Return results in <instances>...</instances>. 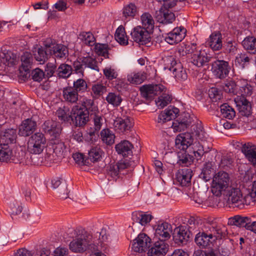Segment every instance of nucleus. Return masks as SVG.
I'll return each mask as SVG.
<instances>
[{"label": "nucleus", "instance_id": "nucleus-32", "mask_svg": "<svg viewBox=\"0 0 256 256\" xmlns=\"http://www.w3.org/2000/svg\"><path fill=\"white\" fill-rule=\"evenodd\" d=\"M132 218L136 222L142 226H145L150 222L152 218V215L142 212H135L132 214Z\"/></svg>", "mask_w": 256, "mask_h": 256}, {"label": "nucleus", "instance_id": "nucleus-44", "mask_svg": "<svg viewBox=\"0 0 256 256\" xmlns=\"http://www.w3.org/2000/svg\"><path fill=\"white\" fill-rule=\"evenodd\" d=\"M106 100L109 104L114 106H118L122 102V98L119 94L115 92H109L106 98Z\"/></svg>", "mask_w": 256, "mask_h": 256}, {"label": "nucleus", "instance_id": "nucleus-40", "mask_svg": "<svg viewBox=\"0 0 256 256\" xmlns=\"http://www.w3.org/2000/svg\"><path fill=\"white\" fill-rule=\"evenodd\" d=\"M102 140L107 144H112L114 142L115 135L109 129H104L100 132Z\"/></svg>", "mask_w": 256, "mask_h": 256}, {"label": "nucleus", "instance_id": "nucleus-6", "mask_svg": "<svg viewBox=\"0 0 256 256\" xmlns=\"http://www.w3.org/2000/svg\"><path fill=\"white\" fill-rule=\"evenodd\" d=\"M22 157V154L20 156V153L18 156L14 155L8 144H0V162H8L12 161L14 163H20Z\"/></svg>", "mask_w": 256, "mask_h": 256}, {"label": "nucleus", "instance_id": "nucleus-28", "mask_svg": "<svg viewBox=\"0 0 256 256\" xmlns=\"http://www.w3.org/2000/svg\"><path fill=\"white\" fill-rule=\"evenodd\" d=\"M146 78V73L142 71L134 72L127 76L128 81L133 84H140L143 82Z\"/></svg>", "mask_w": 256, "mask_h": 256}, {"label": "nucleus", "instance_id": "nucleus-1", "mask_svg": "<svg viewBox=\"0 0 256 256\" xmlns=\"http://www.w3.org/2000/svg\"><path fill=\"white\" fill-rule=\"evenodd\" d=\"M224 236V230L217 226L210 228L206 232H199L196 235L194 241L200 248H211L216 240H221Z\"/></svg>", "mask_w": 256, "mask_h": 256}, {"label": "nucleus", "instance_id": "nucleus-22", "mask_svg": "<svg viewBox=\"0 0 256 256\" xmlns=\"http://www.w3.org/2000/svg\"><path fill=\"white\" fill-rule=\"evenodd\" d=\"M36 123L32 119L28 118L24 120L19 128L18 134L20 136H27L36 130Z\"/></svg>", "mask_w": 256, "mask_h": 256}, {"label": "nucleus", "instance_id": "nucleus-29", "mask_svg": "<svg viewBox=\"0 0 256 256\" xmlns=\"http://www.w3.org/2000/svg\"><path fill=\"white\" fill-rule=\"evenodd\" d=\"M238 94L242 96H250L252 94V88L248 82L244 80L238 81Z\"/></svg>", "mask_w": 256, "mask_h": 256}, {"label": "nucleus", "instance_id": "nucleus-50", "mask_svg": "<svg viewBox=\"0 0 256 256\" xmlns=\"http://www.w3.org/2000/svg\"><path fill=\"white\" fill-rule=\"evenodd\" d=\"M238 82L236 84L233 80L226 82L223 86L224 90L228 93H232L234 94H238Z\"/></svg>", "mask_w": 256, "mask_h": 256}, {"label": "nucleus", "instance_id": "nucleus-45", "mask_svg": "<svg viewBox=\"0 0 256 256\" xmlns=\"http://www.w3.org/2000/svg\"><path fill=\"white\" fill-rule=\"evenodd\" d=\"M72 68L68 64H61L57 70L58 75L62 78H68L71 74Z\"/></svg>", "mask_w": 256, "mask_h": 256}, {"label": "nucleus", "instance_id": "nucleus-33", "mask_svg": "<svg viewBox=\"0 0 256 256\" xmlns=\"http://www.w3.org/2000/svg\"><path fill=\"white\" fill-rule=\"evenodd\" d=\"M210 46L214 50H218L222 46L221 33H212L210 36Z\"/></svg>", "mask_w": 256, "mask_h": 256}, {"label": "nucleus", "instance_id": "nucleus-19", "mask_svg": "<svg viewBox=\"0 0 256 256\" xmlns=\"http://www.w3.org/2000/svg\"><path fill=\"white\" fill-rule=\"evenodd\" d=\"M192 172L191 169L188 168L179 170L176 174L178 182L182 186H188L190 184Z\"/></svg>", "mask_w": 256, "mask_h": 256}, {"label": "nucleus", "instance_id": "nucleus-18", "mask_svg": "<svg viewBox=\"0 0 256 256\" xmlns=\"http://www.w3.org/2000/svg\"><path fill=\"white\" fill-rule=\"evenodd\" d=\"M142 27L145 30V32H153V31L161 32V26H158L154 28V20L152 17L149 13H144L141 16Z\"/></svg>", "mask_w": 256, "mask_h": 256}, {"label": "nucleus", "instance_id": "nucleus-53", "mask_svg": "<svg viewBox=\"0 0 256 256\" xmlns=\"http://www.w3.org/2000/svg\"><path fill=\"white\" fill-rule=\"evenodd\" d=\"M22 65L25 68H28L32 63L33 58L30 52H25L21 56Z\"/></svg>", "mask_w": 256, "mask_h": 256}, {"label": "nucleus", "instance_id": "nucleus-56", "mask_svg": "<svg viewBox=\"0 0 256 256\" xmlns=\"http://www.w3.org/2000/svg\"><path fill=\"white\" fill-rule=\"evenodd\" d=\"M82 63L86 67L94 70H98L96 61L92 56H88L84 57L82 60Z\"/></svg>", "mask_w": 256, "mask_h": 256}, {"label": "nucleus", "instance_id": "nucleus-12", "mask_svg": "<svg viewBox=\"0 0 256 256\" xmlns=\"http://www.w3.org/2000/svg\"><path fill=\"white\" fill-rule=\"evenodd\" d=\"M169 249V245L166 241L158 240L155 242L149 248L148 256H164Z\"/></svg>", "mask_w": 256, "mask_h": 256}, {"label": "nucleus", "instance_id": "nucleus-46", "mask_svg": "<svg viewBox=\"0 0 256 256\" xmlns=\"http://www.w3.org/2000/svg\"><path fill=\"white\" fill-rule=\"evenodd\" d=\"M220 112L224 118L228 120L232 119L235 116V111L233 108L224 104L220 106Z\"/></svg>", "mask_w": 256, "mask_h": 256}, {"label": "nucleus", "instance_id": "nucleus-15", "mask_svg": "<svg viewBox=\"0 0 256 256\" xmlns=\"http://www.w3.org/2000/svg\"><path fill=\"white\" fill-rule=\"evenodd\" d=\"M171 62L172 66L169 70L172 72L173 74L177 81H184L187 79L188 76L185 70H184L180 62L177 63L172 57L169 58Z\"/></svg>", "mask_w": 256, "mask_h": 256}, {"label": "nucleus", "instance_id": "nucleus-7", "mask_svg": "<svg viewBox=\"0 0 256 256\" xmlns=\"http://www.w3.org/2000/svg\"><path fill=\"white\" fill-rule=\"evenodd\" d=\"M230 68L228 62L224 60H216L212 65V73L216 78L220 79L228 76Z\"/></svg>", "mask_w": 256, "mask_h": 256}, {"label": "nucleus", "instance_id": "nucleus-25", "mask_svg": "<svg viewBox=\"0 0 256 256\" xmlns=\"http://www.w3.org/2000/svg\"><path fill=\"white\" fill-rule=\"evenodd\" d=\"M6 200L9 208V212L12 218H14L15 216L20 214L23 209L22 204L13 197H10Z\"/></svg>", "mask_w": 256, "mask_h": 256}, {"label": "nucleus", "instance_id": "nucleus-13", "mask_svg": "<svg viewBox=\"0 0 256 256\" xmlns=\"http://www.w3.org/2000/svg\"><path fill=\"white\" fill-rule=\"evenodd\" d=\"M172 226L166 222H159L155 226V236L159 240L166 241L170 238Z\"/></svg>", "mask_w": 256, "mask_h": 256}, {"label": "nucleus", "instance_id": "nucleus-17", "mask_svg": "<svg viewBox=\"0 0 256 256\" xmlns=\"http://www.w3.org/2000/svg\"><path fill=\"white\" fill-rule=\"evenodd\" d=\"M224 195L228 196V201L231 202L235 206L242 208V196L240 189L230 186Z\"/></svg>", "mask_w": 256, "mask_h": 256}, {"label": "nucleus", "instance_id": "nucleus-51", "mask_svg": "<svg viewBox=\"0 0 256 256\" xmlns=\"http://www.w3.org/2000/svg\"><path fill=\"white\" fill-rule=\"evenodd\" d=\"M102 150L99 147H94L88 152V158L93 162H96L102 158Z\"/></svg>", "mask_w": 256, "mask_h": 256}, {"label": "nucleus", "instance_id": "nucleus-60", "mask_svg": "<svg viewBox=\"0 0 256 256\" xmlns=\"http://www.w3.org/2000/svg\"><path fill=\"white\" fill-rule=\"evenodd\" d=\"M107 174L114 179H116L120 174L116 164H110L107 167Z\"/></svg>", "mask_w": 256, "mask_h": 256}, {"label": "nucleus", "instance_id": "nucleus-14", "mask_svg": "<svg viewBox=\"0 0 256 256\" xmlns=\"http://www.w3.org/2000/svg\"><path fill=\"white\" fill-rule=\"evenodd\" d=\"M190 234V230L186 226H180L174 229L173 238L176 244H184L188 240Z\"/></svg>", "mask_w": 256, "mask_h": 256}, {"label": "nucleus", "instance_id": "nucleus-41", "mask_svg": "<svg viewBox=\"0 0 256 256\" xmlns=\"http://www.w3.org/2000/svg\"><path fill=\"white\" fill-rule=\"evenodd\" d=\"M166 88L162 93V94L158 97L157 100L156 101V106L160 108H162L166 106L172 100V96L166 94Z\"/></svg>", "mask_w": 256, "mask_h": 256}, {"label": "nucleus", "instance_id": "nucleus-8", "mask_svg": "<svg viewBox=\"0 0 256 256\" xmlns=\"http://www.w3.org/2000/svg\"><path fill=\"white\" fill-rule=\"evenodd\" d=\"M71 119H74L76 126H84L88 120L89 112L86 109H82V106H74L71 112Z\"/></svg>", "mask_w": 256, "mask_h": 256}, {"label": "nucleus", "instance_id": "nucleus-57", "mask_svg": "<svg viewBox=\"0 0 256 256\" xmlns=\"http://www.w3.org/2000/svg\"><path fill=\"white\" fill-rule=\"evenodd\" d=\"M178 163L182 166H188L191 163V158L190 156L185 152L178 154Z\"/></svg>", "mask_w": 256, "mask_h": 256}, {"label": "nucleus", "instance_id": "nucleus-27", "mask_svg": "<svg viewBox=\"0 0 256 256\" xmlns=\"http://www.w3.org/2000/svg\"><path fill=\"white\" fill-rule=\"evenodd\" d=\"M107 91L106 86L101 82H97L92 85L90 94L94 99L99 98Z\"/></svg>", "mask_w": 256, "mask_h": 256}, {"label": "nucleus", "instance_id": "nucleus-55", "mask_svg": "<svg viewBox=\"0 0 256 256\" xmlns=\"http://www.w3.org/2000/svg\"><path fill=\"white\" fill-rule=\"evenodd\" d=\"M212 172L213 170L212 168V164H207L202 168V172L200 174V176L204 180L207 182L211 178V177L212 175Z\"/></svg>", "mask_w": 256, "mask_h": 256}, {"label": "nucleus", "instance_id": "nucleus-39", "mask_svg": "<svg viewBox=\"0 0 256 256\" xmlns=\"http://www.w3.org/2000/svg\"><path fill=\"white\" fill-rule=\"evenodd\" d=\"M54 153L60 159L64 158L66 152V147L64 144L62 142H54L52 146Z\"/></svg>", "mask_w": 256, "mask_h": 256}, {"label": "nucleus", "instance_id": "nucleus-38", "mask_svg": "<svg viewBox=\"0 0 256 256\" xmlns=\"http://www.w3.org/2000/svg\"><path fill=\"white\" fill-rule=\"evenodd\" d=\"M150 33H130L134 40L140 44H146L150 40Z\"/></svg>", "mask_w": 256, "mask_h": 256}, {"label": "nucleus", "instance_id": "nucleus-48", "mask_svg": "<svg viewBox=\"0 0 256 256\" xmlns=\"http://www.w3.org/2000/svg\"><path fill=\"white\" fill-rule=\"evenodd\" d=\"M137 12V8L136 5L132 3L124 6L123 8V16L126 18H134Z\"/></svg>", "mask_w": 256, "mask_h": 256}, {"label": "nucleus", "instance_id": "nucleus-52", "mask_svg": "<svg viewBox=\"0 0 256 256\" xmlns=\"http://www.w3.org/2000/svg\"><path fill=\"white\" fill-rule=\"evenodd\" d=\"M2 136L6 142L14 143L16 140V131L13 128L8 129L4 131Z\"/></svg>", "mask_w": 256, "mask_h": 256}, {"label": "nucleus", "instance_id": "nucleus-35", "mask_svg": "<svg viewBox=\"0 0 256 256\" xmlns=\"http://www.w3.org/2000/svg\"><path fill=\"white\" fill-rule=\"evenodd\" d=\"M252 60V57L248 56L246 54L241 53L238 54L236 58L235 62L242 68L248 66Z\"/></svg>", "mask_w": 256, "mask_h": 256}, {"label": "nucleus", "instance_id": "nucleus-34", "mask_svg": "<svg viewBox=\"0 0 256 256\" xmlns=\"http://www.w3.org/2000/svg\"><path fill=\"white\" fill-rule=\"evenodd\" d=\"M249 220V218L235 216L228 218V224L230 226L245 228Z\"/></svg>", "mask_w": 256, "mask_h": 256}, {"label": "nucleus", "instance_id": "nucleus-61", "mask_svg": "<svg viewBox=\"0 0 256 256\" xmlns=\"http://www.w3.org/2000/svg\"><path fill=\"white\" fill-rule=\"evenodd\" d=\"M116 40L120 44L126 46L128 44V37L126 33H114Z\"/></svg>", "mask_w": 256, "mask_h": 256}, {"label": "nucleus", "instance_id": "nucleus-30", "mask_svg": "<svg viewBox=\"0 0 256 256\" xmlns=\"http://www.w3.org/2000/svg\"><path fill=\"white\" fill-rule=\"evenodd\" d=\"M115 148L118 154L126 156L132 153V145L128 141L124 140L116 144Z\"/></svg>", "mask_w": 256, "mask_h": 256}, {"label": "nucleus", "instance_id": "nucleus-62", "mask_svg": "<svg viewBox=\"0 0 256 256\" xmlns=\"http://www.w3.org/2000/svg\"><path fill=\"white\" fill-rule=\"evenodd\" d=\"M256 202V196L254 194H252V192H250L249 194L244 196V198H242V208L244 204L250 205L252 202Z\"/></svg>", "mask_w": 256, "mask_h": 256}, {"label": "nucleus", "instance_id": "nucleus-43", "mask_svg": "<svg viewBox=\"0 0 256 256\" xmlns=\"http://www.w3.org/2000/svg\"><path fill=\"white\" fill-rule=\"evenodd\" d=\"M78 39L84 44L92 46L96 44V38L92 33H80Z\"/></svg>", "mask_w": 256, "mask_h": 256}, {"label": "nucleus", "instance_id": "nucleus-31", "mask_svg": "<svg viewBox=\"0 0 256 256\" xmlns=\"http://www.w3.org/2000/svg\"><path fill=\"white\" fill-rule=\"evenodd\" d=\"M186 33H164L162 36L166 42L170 44H174L181 42L186 36Z\"/></svg>", "mask_w": 256, "mask_h": 256}, {"label": "nucleus", "instance_id": "nucleus-54", "mask_svg": "<svg viewBox=\"0 0 256 256\" xmlns=\"http://www.w3.org/2000/svg\"><path fill=\"white\" fill-rule=\"evenodd\" d=\"M56 115L58 118L62 121H68L71 118V114H70L68 109L66 108H58L56 112Z\"/></svg>", "mask_w": 256, "mask_h": 256}, {"label": "nucleus", "instance_id": "nucleus-49", "mask_svg": "<svg viewBox=\"0 0 256 256\" xmlns=\"http://www.w3.org/2000/svg\"><path fill=\"white\" fill-rule=\"evenodd\" d=\"M96 53L99 55L104 56L106 58H109V50L110 48L107 44H97L94 46Z\"/></svg>", "mask_w": 256, "mask_h": 256}, {"label": "nucleus", "instance_id": "nucleus-9", "mask_svg": "<svg viewBox=\"0 0 256 256\" xmlns=\"http://www.w3.org/2000/svg\"><path fill=\"white\" fill-rule=\"evenodd\" d=\"M164 90L166 87L161 84L144 85L140 88L142 96L146 100L152 98Z\"/></svg>", "mask_w": 256, "mask_h": 256}, {"label": "nucleus", "instance_id": "nucleus-5", "mask_svg": "<svg viewBox=\"0 0 256 256\" xmlns=\"http://www.w3.org/2000/svg\"><path fill=\"white\" fill-rule=\"evenodd\" d=\"M46 138L42 132H36L30 138L28 148L30 152L34 154H40L46 146Z\"/></svg>", "mask_w": 256, "mask_h": 256}, {"label": "nucleus", "instance_id": "nucleus-36", "mask_svg": "<svg viewBox=\"0 0 256 256\" xmlns=\"http://www.w3.org/2000/svg\"><path fill=\"white\" fill-rule=\"evenodd\" d=\"M208 61V57L204 52H202L200 50L193 54L192 57V62L198 67L202 66Z\"/></svg>", "mask_w": 256, "mask_h": 256}, {"label": "nucleus", "instance_id": "nucleus-47", "mask_svg": "<svg viewBox=\"0 0 256 256\" xmlns=\"http://www.w3.org/2000/svg\"><path fill=\"white\" fill-rule=\"evenodd\" d=\"M72 88L76 91L78 93H82L86 91L88 85L84 79L78 78L74 81Z\"/></svg>", "mask_w": 256, "mask_h": 256}, {"label": "nucleus", "instance_id": "nucleus-64", "mask_svg": "<svg viewBox=\"0 0 256 256\" xmlns=\"http://www.w3.org/2000/svg\"><path fill=\"white\" fill-rule=\"evenodd\" d=\"M80 106L82 109H86L88 112L89 110L93 111L94 109V102L92 99L84 98Z\"/></svg>", "mask_w": 256, "mask_h": 256}, {"label": "nucleus", "instance_id": "nucleus-23", "mask_svg": "<svg viewBox=\"0 0 256 256\" xmlns=\"http://www.w3.org/2000/svg\"><path fill=\"white\" fill-rule=\"evenodd\" d=\"M192 142V136L188 133L182 134L178 135L175 140L176 148L183 151L186 150Z\"/></svg>", "mask_w": 256, "mask_h": 256}, {"label": "nucleus", "instance_id": "nucleus-58", "mask_svg": "<svg viewBox=\"0 0 256 256\" xmlns=\"http://www.w3.org/2000/svg\"><path fill=\"white\" fill-rule=\"evenodd\" d=\"M34 58L40 64H44L48 58L46 51L42 48H39L37 53L34 54Z\"/></svg>", "mask_w": 256, "mask_h": 256}, {"label": "nucleus", "instance_id": "nucleus-3", "mask_svg": "<svg viewBox=\"0 0 256 256\" xmlns=\"http://www.w3.org/2000/svg\"><path fill=\"white\" fill-rule=\"evenodd\" d=\"M230 187V176L227 172H218L214 176L211 190L214 195L216 196L224 195Z\"/></svg>", "mask_w": 256, "mask_h": 256}, {"label": "nucleus", "instance_id": "nucleus-37", "mask_svg": "<svg viewBox=\"0 0 256 256\" xmlns=\"http://www.w3.org/2000/svg\"><path fill=\"white\" fill-rule=\"evenodd\" d=\"M244 49L252 54H256V38L252 36H248L242 42Z\"/></svg>", "mask_w": 256, "mask_h": 256}, {"label": "nucleus", "instance_id": "nucleus-24", "mask_svg": "<svg viewBox=\"0 0 256 256\" xmlns=\"http://www.w3.org/2000/svg\"><path fill=\"white\" fill-rule=\"evenodd\" d=\"M241 150L246 159L253 165L256 164V146L251 144L242 145Z\"/></svg>", "mask_w": 256, "mask_h": 256}, {"label": "nucleus", "instance_id": "nucleus-2", "mask_svg": "<svg viewBox=\"0 0 256 256\" xmlns=\"http://www.w3.org/2000/svg\"><path fill=\"white\" fill-rule=\"evenodd\" d=\"M98 238L96 240V244L91 245V256H106L104 253L107 252L110 248L114 246L117 242L116 237L108 235L105 230L102 229L98 234Z\"/></svg>", "mask_w": 256, "mask_h": 256}, {"label": "nucleus", "instance_id": "nucleus-11", "mask_svg": "<svg viewBox=\"0 0 256 256\" xmlns=\"http://www.w3.org/2000/svg\"><path fill=\"white\" fill-rule=\"evenodd\" d=\"M113 125L118 132L127 134L131 131L134 126V122L130 117L117 118L114 120Z\"/></svg>", "mask_w": 256, "mask_h": 256}, {"label": "nucleus", "instance_id": "nucleus-16", "mask_svg": "<svg viewBox=\"0 0 256 256\" xmlns=\"http://www.w3.org/2000/svg\"><path fill=\"white\" fill-rule=\"evenodd\" d=\"M47 50H50L52 55L55 58L62 59L66 58L68 54V51L67 47L61 44H46Z\"/></svg>", "mask_w": 256, "mask_h": 256}, {"label": "nucleus", "instance_id": "nucleus-10", "mask_svg": "<svg viewBox=\"0 0 256 256\" xmlns=\"http://www.w3.org/2000/svg\"><path fill=\"white\" fill-rule=\"evenodd\" d=\"M150 242L151 239L146 234H140L134 240L132 249L136 252H144L150 247Z\"/></svg>", "mask_w": 256, "mask_h": 256}, {"label": "nucleus", "instance_id": "nucleus-42", "mask_svg": "<svg viewBox=\"0 0 256 256\" xmlns=\"http://www.w3.org/2000/svg\"><path fill=\"white\" fill-rule=\"evenodd\" d=\"M15 56L11 52L3 50L0 52V61L6 65L12 64L14 62Z\"/></svg>", "mask_w": 256, "mask_h": 256}, {"label": "nucleus", "instance_id": "nucleus-26", "mask_svg": "<svg viewBox=\"0 0 256 256\" xmlns=\"http://www.w3.org/2000/svg\"><path fill=\"white\" fill-rule=\"evenodd\" d=\"M62 96L65 102L74 104L76 103L78 100L79 95L76 91L72 88V86H68L64 88Z\"/></svg>", "mask_w": 256, "mask_h": 256}, {"label": "nucleus", "instance_id": "nucleus-21", "mask_svg": "<svg viewBox=\"0 0 256 256\" xmlns=\"http://www.w3.org/2000/svg\"><path fill=\"white\" fill-rule=\"evenodd\" d=\"M168 8H162L156 13V18L158 21L162 24V26L164 24L172 23L175 20L174 14L170 12Z\"/></svg>", "mask_w": 256, "mask_h": 256}, {"label": "nucleus", "instance_id": "nucleus-63", "mask_svg": "<svg viewBox=\"0 0 256 256\" xmlns=\"http://www.w3.org/2000/svg\"><path fill=\"white\" fill-rule=\"evenodd\" d=\"M32 79L36 82H40L44 77V73L40 69L37 68L32 71Z\"/></svg>", "mask_w": 256, "mask_h": 256}, {"label": "nucleus", "instance_id": "nucleus-59", "mask_svg": "<svg viewBox=\"0 0 256 256\" xmlns=\"http://www.w3.org/2000/svg\"><path fill=\"white\" fill-rule=\"evenodd\" d=\"M104 76L107 79L112 80L117 78L118 74L116 69L112 67H106L103 70Z\"/></svg>", "mask_w": 256, "mask_h": 256}, {"label": "nucleus", "instance_id": "nucleus-4", "mask_svg": "<svg viewBox=\"0 0 256 256\" xmlns=\"http://www.w3.org/2000/svg\"><path fill=\"white\" fill-rule=\"evenodd\" d=\"M92 236L84 232L79 234L70 244V249L74 252H83L88 250H90L91 245L96 244V240L93 242H90Z\"/></svg>", "mask_w": 256, "mask_h": 256}, {"label": "nucleus", "instance_id": "nucleus-20", "mask_svg": "<svg viewBox=\"0 0 256 256\" xmlns=\"http://www.w3.org/2000/svg\"><path fill=\"white\" fill-rule=\"evenodd\" d=\"M179 112V110L174 106H170L158 116V122L164 123L175 118Z\"/></svg>", "mask_w": 256, "mask_h": 256}]
</instances>
